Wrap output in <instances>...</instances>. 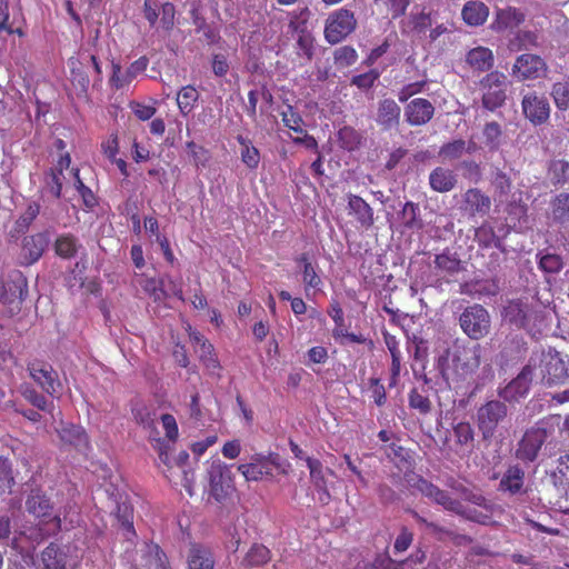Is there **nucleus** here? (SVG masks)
<instances>
[{"label":"nucleus","mask_w":569,"mask_h":569,"mask_svg":"<svg viewBox=\"0 0 569 569\" xmlns=\"http://www.w3.org/2000/svg\"><path fill=\"white\" fill-rule=\"evenodd\" d=\"M147 67L148 59L144 57L132 62L126 72L121 71V67L118 63H112L110 84L116 89L123 88L128 86L139 73L143 72Z\"/></svg>","instance_id":"nucleus-18"},{"label":"nucleus","mask_w":569,"mask_h":569,"mask_svg":"<svg viewBox=\"0 0 569 569\" xmlns=\"http://www.w3.org/2000/svg\"><path fill=\"white\" fill-rule=\"evenodd\" d=\"M550 432L545 421L527 430L518 443L516 457L523 461H533Z\"/></svg>","instance_id":"nucleus-7"},{"label":"nucleus","mask_w":569,"mask_h":569,"mask_svg":"<svg viewBox=\"0 0 569 569\" xmlns=\"http://www.w3.org/2000/svg\"><path fill=\"white\" fill-rule=\"evenodd\" d=\"M161 423L166 431L167 438L171 441H176L179 432H178V426H177V421H176L174 417L171 415H168V413L162 415Z\"/></svg>","instance_id":"nucleus-54"},{"label":"nucleus","mask_w":569,"mask_h":569,"mask_svg":"<svg viewBox=\"0 0 569 569\" xmlns=\"http://www.w3.org/2000/svg\"><path fill=\"white\" fill-rule=\"evenodd\" d=\"M133 112L140 120L144 121L153 117L156 109L150 106L138 103L134 106Z\"/></svg>","instance_id":"nucleus-64"},{"label":"nucleus","mask_w":569,"mask_h":569,"mask_svg":"<svg viewBox=\"0 0 569 569\" xmlns=\"http://www.w3.org/2000/svg\"><path fill=\"white\" fill-rule=\"evenodd\" d=\"M461 14L468 26L477 27L486 22L489 16V9L481 1H468L463 6Z\"/></svg>","instance_id":"nucleus-25"},{"label":"nucleus","mask_w":569,"mask_h":569,"mask_svg":"<svg viewBox=\"0 0 569 569\" xmlns=\"http://www.w3.org/2000/svg\"><path fill=\"white\" fill-rule=\"evenodd\" d=\"M357 27L353 13L347 9H339L329 14L325 27V38L336 44L348 37Z\"/></svg>","instance_id":"nucleus-6"},{"label":"nucleus","mask_w":569,"mask_h":569,"mask_svg":"<svg viewBox=\"0 0 569 569\" xmlns=\"http://www.w3.org/2000/svg\"><path fill=\"white\" fill-rule=\"evenodd\" d=\"M467 62L476 70H489L493 66L492 51L485 47L473 48L467 54Z\"/></svg>","instance_id":"nucleus-30"},{"label":"nucleus","mask_w":569,"mask_h":569,"mask_svg":"<svg viewBox=\"0 0 569 569\" xmlns=\"http://www.w3.org/2000/svg\"><path fill=\"white\" fill-rule=\"evenodd\" d=\"M290 16L289 28L296 32H303V24L309 18V10L303 8L299 11H292Z\"/></svg>","instance_id":"nucleus-53"},{"label":"nucleus","mask_w":569,"mask_h":569,"mask_svg":"<svg viewBox=\"0 0 569 569\" xmlns=\"http://www.w3.org/2000/svg\"><path fill=\"white\" fill-rule=\"evenodd\" d=\"M533 378L531 366L527 365L513 380L500 390L499 396L506 401H517L523 398L528 393Z\"/></svg>","instance_id":"nucleus-15"},{"label":"nucleus","mask_w":569,"mask_h":569,"mask_svg":"<svg viewBox=\"0 0 569 569\" xmlns=\"http://www.w3.org/2000/svg\"><path fill=\"white\" fill-rule=\"evenodd\" d=\"M507 407L498 400H491L478 409V426L483 438L491 437L498 425L506 418Z\"/></svg>","instance_id":"nucleus-11"},{"label":"nucleus","mask_w":569,"mask_h":569,"mask_svg":"<svg viewBox=\"0 0 569 569\" xmlns=\"http://www.w3.org/2000/svg\"><path fill=\"white\" fill-rule=\"evenodd\" d=\"M508 86L509 82L505 73L492 71L486 74L479 82L483 108L495 111L502 107L507 99Z\"/></svg>","instance_id":"nucleus-3"},{"label":"nucleus","mask_w":569,"mask_h":569,"mask_svg":"<svg viewBox=\"0 0 569 569\" xmlns=\"http://www.w3.org/2000/svg\"><path fill=\"white\" fill-rule=\"evenodd\" d=\"M70 163H71V159L68 153H66L64 156H61L58 161L57 170L52 171L47 179V187L49 188L50 192L56 198H59L61 196L62 179L64 178L62 171H63V169H68Z\"/></svg>","instance_id":"nucleus-31"},{"label":"nucleus","mask_w":569,"mask_h":569,"mask_svg":"<svg viewBox=\"0 0 569 569\" xmlns=\"http://www.w3.org/2000/svg\"><path fill=\"white\" fill-rule=\"evenodd\" d=\"M299 262L302 263V268H303V270H302V280H303V283H305L306 291H308V289H310V288H312V289L319 288L320 284H321V279L317 274L313 266L308 260L307 256L302 254L299 258Z\"/></svg>","instance_id":"nucleus-39"},{"label":"nucleus","mask_w":569,"mask_h":569,"mask_svg":"<svg viewBox=\"0 0 569 569\" xmlns=\"http://www.w3.org/2000/svg\"><path fill=\"white\" fill-rule=\"evenodd\" d=\"M348 210L349 214L355 216L361 226L370 227L373 223V211L362 198L353 194L349 196Z\"/></svg>","instance_id":"nucleus-24"},{"label":"nucleus","mask_w":569,"mask_h":569,"mask_svg":"<svg viewBox=\"0 0 569 569\" xmlns=\"http://www.w3.org/2000/svg\"><path fill=\"white\" fill-rule=\"evenodd\" d=\"M21 395L27 399L31 405L37 407L40 410H47L48 409V402L47 399L38 393L34 389H32L28 385H22L20 388Z\"/></svg>","instance_id":"nucleus-48"},{"label":"nucleus","mask_w":569,"mask_h":569,"mask_svg":"<svg viewBox=\"0 0 569 569\" xmlns=\"http://www.w3.org/2000/svg\"><path fill=\"white\" fill-rule=\"evenodd\" d=\"M551 97L556 107L559 110L569 109V83L568 82H556L551 89Z\"/></svg>","instance_id":"nucleus-41"},{"label":"nucleus","mask_w":569,"mask_h":569,"mask_svg":"<svg viewBox=\"0 0 569 569\" xmlns=\"http://www.w3.org/2000/svg\"><path fill=\"white\" fill-rule=\"evenodd\" d=\"M435 263L437 269L449 276L458 273L461 270L460 260L447 253L438 254Z\"/></svg>","instance_id":"nucleus-42"},{"label":"nucleus","mask_w":569,"mask_h":569,"mask_svg":"<svg viewBox=\"0 0 569 569\" xmlns=\"http://www.w3.org/2000/svg\"><path fill=\"white\" fill-rule=\"evenodd\" d=\"M269 560L270 551L262 545H253L244 558V562L249 566H260Z\"/></svg>","instance_id":"nucleus-43"},{"label":"nucleus","mask_w":569,"mask_h":569,"mask_svg":"<svg viewBox=\"0 0 569 569\" xmlns=\"http://www.w3.org/2000/svg\"><path fill=\"white\" fill-rule=\"evenodd\" d=\"M539 266L546 272L557 273L562 269L563 262L559 256L548 253L540 258Z\"/></svg>","instance_id":"nucleus-49"},{"label":"nucleus","mask_w":569,"mask_h":569,"mask_svg":"<svg viewBox=\"0 0 569 569\" xmlns=\"http://www.w3.org/2000/svg\"><path fill=\"white\" fill-rule=\"evenodd\" d=\"M465 209L471 214H486L490 210L491 201L478 189H469L465 196Z\"/></svg>","instance_id":"nucleus-29"},{"label":"nucleus","mask_w":569,"mask_h":569,"mask_svg":"<svg viewBox=\"0 0 569 569\" xmlns=\"http://www.w3.org/2000/svg\"><path fill=\"white\" fill-rule=\"evenodd\" d=\"M358 54L351 47L345 46L336 50L335 60L336 63L341 67L351 66L357 61Z\"/></svg>","instance_id":"nucleus-50"},{"label":"nucleus","mask_w":569,"mask_h":569,"mask_svg":"<svg viewBox=\"0 0 569 569\" xmlns=\"http://www.w3.org/2000/svg\"><path fill=\"white\" fill-rule=\"evenodd\" d=\"M453 435L458 445L470 447L473 441V430L468 422H459L453 428Z\"/></svg>","instance_id":"nucleus-46"},{"label":"nucleus","mask_w":569,"mask_h":569,"mask_svg":"<svg viewBox=\"0 0 569 569\" xmlns=\"http://www.w3.org/2000/svg\"><path fill=\"white\" fill-rule=\"evenodd\" d=\"M61 441L82 449L88 446L87 436L81 427L71 423H61L57 429Z\"/></svg>","instance_id":"nucleus-27"},{"label":"nucleus","mask_w":569,"mask_h":569,"mask_svg":"<svg viewBox=\"0 0 569 569\" xmlns=\"http://www.w3.org/2000/svg\"><path fill=\"white\" fill-rule=\"evenodd\" d=\"M212 70L218 77H223L229 70L227 58L223 54H214L212 59Z\"/></svg>","instance_id":"nucleus-61"},{"label":"nucleus","mask_w":569,"mask_h":569,"mask_svg":"<svg viewBox=\"0 0 569 569\" xmlns=\"http://www.w3.org/2000/svg\"><path fill=\"white\" fill-rule=\"evenodd\" d=\"M26 506L30 513L37 518L43 519V522L48 523L52 531L59 530L63 523L67 527V525L73 526L78 522V512L76 510L64 513L63 518H61L59 513L53 515L49 499L39 490L31 492L27 499Z\"/></svg>","instance_id":"nucleus-2"},{"label":"nucleus","mask_w":569,"mask_h":569,"mask_svg":"<svg viewBox=\"0 0 569 569\" xmlns=\"http://www.w3.org/2000/svg\"><path fill=\"white\" fill-rule=\"evenodd\" d=\"M308 357L315 363H322L328 358V352L326 348L318 346L308 351Z\"/></svg>","instance_id":"nucleus-63"},{"label":"nucleus","mask_w":569,"mask_h":569,"mask_svg":"<svg viewBox=\"0 0 569 569\" xmlns=\"http://www.w3.org/2000/svg\"><path fill=\"white\" fill-rule=\"evenodd\" d=\"M456 183L457 176L450 169L438 167L429 174V184L437 192H449L456 187Z\"/></svg>","instance_id":"nucleus-20"},{"label":"nucleus","mask_w":569,"mask_h":569,"mask_svg":"<svg viewBox=\"0 0 569 569\" xmlns=\"http://www.w3.org/2000/svg\"><path fill=\"white\" fill-rule=\"evenodd\" d=\"M189 337L192 342L194 352L198 353L200 360L210 369L219 367L218 360L213 353V347L204 339V337L189 327Z\"/></svg>","instance_id":"nucleus-19"},{"label":"nucleus","mask_w":569,"mask_h":569,"mask_svg":"<svg viewBox=\"0 0 569 569\" xmlns=\"http://www.w3.org/2000/svg\"><path fill=\"white\" fill-rule=\"evenodd\" d=\"M199 98V93L192 86L183 87L177 96V104L182 114L190 113Z\"/></svg>","instance_id":"nucleus-36"},{"label":"nucleus","mask_w":569,"mask_h":569,"mask_svg":"<svg viewBox=\"0 0 569 569\" xmlns=\"http://www.w3.org/2000/svg\"><path fill=\"white\" fill-rule=\"evenodd\" d=\"M241 146L240 154L242 162L250 169H256L260 162V154L258 149L251 143V141L242 136L237 138Z\"/></svg>","instance_id":"nucleus-34"},{"label":"nucleus","mask_w":569,"mask_h":569,"mask_svg":"<svg viewBox=\"0 0 569 569\" xmlns=\"http://www.w3.org/2000/svg\"><path fill=\"white\" fill-rule=\"evenodd\" d=\"M555 219L563 220L569 217V193H560L552 203Z\"/></svg>","instance_id":"nucleus-47"},{"label":"nucleus","mask_w":569,"mask_h":569,"mask_svg":"<svg viewBox=\"0 0 569 569\" xmlns=\"http://www.w3.org/2000/svg\"><path fill=\"white\" fill-rule=\"evenodd\" d=\"M517 39L521 49H529L538 46V36L533 31L521 30L518 32Z\"/></svg>","instance_id":"nucleus-57"},{"label":"nucleus","mask_w":569,"mask_h":569,"mask_svg":"<svg viewBox=\"0 0 569 569\" xmlns=\"http://www.w3.org/2000/svg\"><path fill=\"white\" fill-rule=\"evenodd\" d=\"M426 86V81H417L412 83H408L398 93V99L400 102L407 101L410 97L421 92Z\"/></svg>","instance_id":"nucleus-55"},{"label":"nucleus","mask_w":569,"mask_h":569,"mask_svg":"<svg viewBox=\"0 0 569 569\" xmlns=\"http://www.w3.org/2000/svg\"><path fill=\"white\" fill-rule=\"evenodd\" d=\"M282 121L286 127L298 133H303V120L301 116L293 110L291 106H287L281 112Z\"/></svg>","instance_id":"nucleus-45"},{"label":"nucleus","mask_w":569,"mask_h":569,"mask_svg":"<svg viewBox=\"0 0 569 569\" xmlns=\"http://www.w3.org/2000/svg\"><path fill=\"white\" fill-rule=\"evenodd\" d=\"M241 446L238 440L228 441L222 447V455L228 459H234L239 456Z\"/></svg>","instance_id":"nucleus-62"},{"label":"nucleus","mask_w":569,"mask_h":569,"mask_svg":"<svg viewBox=\"0 0 569 569\" xmlns=\"http://www.w3.org/2000/svg\"><path fill=\"white\" fill-rule=\"evenodd\" d=\"M409 405L411 408L417 409L421 413H427L431 409L430 400L423 395L419 393L416 389L411 390L409 395Z\"/></svg>","instance_id":"nucleus-51"},{"label":"nucleus","mask_w":569,"mask_h":569,"mask_svg":"<svg viewBox=\"0 0 569 569\" xmlns=\"http://www.w3.org/2000/svg\"><path fill=\"white\" fill-rule=\"evenodd\" d=\"M218 440L216 435H210L206 439L192 443L191 450L197 457L202 456L207 449L213 446Z\"/></svg>","instance_id":"nucleus-58"},{"label":"nucleus","mask_w":569,"mask_h":569,"mask_svg":"<svg viewBox=\"0 0 569 569\" xmlns=\"http://www.w3.org/2000/svg\"><path fill=\"white\" fill-rule=\"evenodd\" d=\"M39 214V206L37 203H30L26 211L22 213V216L18 220L19 227H28L31 221Z\"/></svg>","instance_id":"nucleus-59"},{"label":"nucleus","mask_w":569,"mask_h":569,"mask_svg":"<svg viewBox=\"0 0 569 569\" xmlns=\"http://www.w3.org/2000/svg\"><path fill=\"white\" fill-rule=\"evenodd\" d=\"M29 372L34 382L48 395L57 396L61 391V382L58 379V373L51 366L33 362L29 367Z\"/></svg>","instance_id":"nucleus-14"},{"label":"nucleus","mask_w":569,"mask_h":569,"mask_svg":"<svg viewBox=\"0 0 569 569\" xmlns=\"http://www.w3.org/2000/svg\"><path fill=\"white\" fill-rule=\"evenodd\" d=\"M377 78H378V73H375L371 71V72H367V73L353 77L352 83L355 86H357L358 88L368 89V88L372 87V84L375 83Z\"/></svg>","instance_id":"nucleus-60"},{"label":"nucleus","mask_w":569,"mask_h":569,"mask_svg":"<svg viewBox=\"0 0 569 569\" xmlns=\"http://www.w3.org/2000/svg\"><path fill=\"white\" fill-rule=\"evenodd\" d=\"M400 107L392 99H385L379 102L377 122L386 129L392 128L399 123Z\"/></svg>","instance_id":"nucleus-23"},{"label":"nucleus","mask_w":569,"mask_h":569,"mask_svg":"<svg viewBox=\"0 0 569 569\" xmlns=\"http://www.w3.org/2000/svg\"><path fill=\"white\" fill-rule=\"evenodd\" d=\"M433 114V104L423 98L412 99L405 107V117L410 126H423L432 119Z\"/></svg>","instance_id":"nucleus-16"},{"label":"nucleus","mask_w":569,"mask_h":569,"mask_svg":"<svg viewBox=\"0 0 569 569\" xmlns=\"http://www.w3.org/2000/svg\"><path fill=\"white\" fill-rule=\"evenodd\" d=\"M307 466L310 470V478L316 488L323 490V492L328 496L326 490V479L322 471V465L319 460L307 458Z\"/></svg>","instance_id":"nucleus-44"},{"label":"nucleus","mask_w":569,"mask_h":569,"mask_svg":"<svg viewBox=\"0 0 569 569\" xmlns=\"http://www.w3.org/2000/svg\"><path fill=\"white\" fill-rule=\"evenodd\" d=\"M42 568L41 569H67L66 555L57 547L49 546L42 551Z\"/></svg>","instance_id":"nucleus-33"},{"label":"nucleus","mask_w":569,"mask_h":569,"mask_svg":"<svg viewBox=\"0 0 569 569\" xmlns=\"http://www.w3.org/2000/svg\"><path fill=\"white\" fill-rule=\"evenodd\" d=\"M529 309L519 301H512L505 308V317L518 327L528 325Z\"/></svg>","instance_id":"nucleus-32"},{"label":"nucleus","mask_w":569,"mask_h":569,"mask_svg":"<svg viewBox=\"0 0 569 569\" xmlns=\"http://www.w3.org/2000/svg\"><path fill=\"white\" fill-rule=\"evenodd\" d=\"M13 483L14 479L11 475L10 466L7 460L0 459V495L10 490Z\"/></svg>","instance_id":"nucleus-52"},{"label":"nucleus","mask_w":569,"mask_h":569,"mask_svg":"<svg viewBox=\"0 0 569 569\" xmlns=\"http://www.w3.org/2000/svg\"><path fill=\"white\" fill-rule=\"evenodd\" d=\"M270 466H274L282 472L287 471L289 463L283 461L279 455L270 453L268 457H257L250 463H243L238 467V470L248 481H258L263 476L271 475Z\"/></svg>","instance_id":"nucleus-8"},{"label":"nucleus","mask_w":569,"mask_h":569,"mask_svg":"<svg viewBox=\"0 0 569 569\" xmlns=\"http://www.w3.org/2000/svg\"><path fill=\"white\" fill-rule=\"evenodd\" d=\"M536 379L546 380L547 383H557L563 378V362L551 353H535L528 362Z\"/></svg>","instance_id":"nucleus-5"},{"label":"nucleus","mask_w":569,"mask_h":569,"mask_svg":"<svg viewBox=\"0 0 569 569\" xmlns=\"http://www.w3.org/2000/svg\"><path fill=\"white\" fill-rule=\"evenodd\" d=\"M139 283L144 290V292L156 302L163 301L168 296L162 279L146 278L141 279Z\"/></svg>","instance_id":"nucleus-35"},{"label":"nucleus","mask_w":569,"mask_h":569,"mask_svg":"<svg viewBox=\"0 0 569 569\" xmlns=\"http://www.w3.org/2000/svg\"><path fill=\"white\" fill-rule=\"evenodd\" d=\"M555 485L569 495V455L561 456L558 459L557 470L553 473Z\"/></svg>","instance_id":"nucleus-37"},{"label":"nucleus","mask_w":569,"mask_h":569,"mask_svg":"<svg viewBox=\"0 0 569 569\" xmlns=\"http://www.w3.org/2000/svg\"><path fill=\"white\" fill-rule=\"evenodd\" d=\"M214 559L209 549L193 545L188 555V569H213Z\"/></svg>","instance_id":"nucleus-28"},{"label":"nucleus","mask_w":569,"mask_h":569,"mask_svg":"<svg viewBox=\"0 0 569 569\" xmlns=\"http://www.w3.org/2000/svg\"><path fill=\"white\" fill-rule=\"evenodd\" d=\"M481 357L480 345L456 346L453 353L456 371L463 378L473 375L481 363Z\"/></svg>","instance_id":"nucleus-13"},{"label":"nucleus","mask_w":569,"mask_h":569,"mask_svg":"<svg viewBox=\"0 0 569 569\" xmlns=\"http://www.w3.org/2000/svg\"><path fill=\"white\" fill-rule=\"evenodd\" d=\"M161 27L166 30H170L174 23V7L167 2L161 6Z\"/></svg>","instance_id":"nucleus-56"},{"label":"nucleus","mask_w":569,"mask_h":569,"mask_svg":"<svg viewBox=\"0 0 569 569\" xmlns=\"http://www.w3.org/2000/svg\"><path fill=\"white\" fill-rule=\"evenodd\" d=\"M210 493L217 501L224 500L233 491L232 473L221 461H212L208 469Z\"/></svg>","instance_id":"nucleus-9"},{"label":"nucleus","mask_w":569,"mask_h":569,"mask_svg":"<svg viewBox=\"0 0 569 569\" xmlns=\"http://www.w3.org/2000/svg\"><path fill=\"white\" fill-rule=\"evenodd\" d=\"M476 149L477 144L473 141L458 139L443 144L439 150V157L443 161H453L465 153H472Z\"/></svg>","instance_id":"nucleus-22"},{"label":"nucleus","mask_w":569,"mask_h":569,"mask_svg":"<svg viewBox=\"0 0 569 569\" xmlns=\"http://www.w3.org/2000/svg\"><path fill=\"white\" fill-rule=\"evenodd\" d=\"M78 241L73 236L63 234L57 238L54 243L56 253L62 258H71L78 250Z\"/></svg>","instance_id":"nucleus-38"},{"label":"nucleus","mask_w":569,"mask_h":569,"mask_svg":"<svg viewBox=\"0 0 569 569\" xmlns=\"http://www.w3.org/2000/svg\"><path fill=\"white\" fill-rule=\"evenodd\" d=\"M525 485V471L519 466H510L503 473L499 489L510 495L521 493Z\"/></svg>","instance_id":"nucleus-21"},{"label":"nucleus","mask_w":569,"mask_h":569,"mask_svg":"<svg viewBox=\"0 0 569 569\" xmlns=\"http://www.w3.org/2000/svg\"><path fill=\"white\" fill-rule=\"evenodd\" d=\"M462 331L471 339H481L489 333L490 316L480 305H473L465 309L459 318Z\"/></svg>","instance_id":"nucleus-4"},{"label":"nucleus","mask_w":569,"mask_h":569,"mask_svg":"<svg viewBox=\"0 0 569 569\" xmlns=\"http://www.w3.org/2000/svg\"><path fill=\"white\" fill-rule=\"evenodd\" d=\"M547 63L541 57L523 53L516 59L511 73L518 81H525L539 79L547 73Z\"/></svg>","instance_id":"nucleus-10"},{"label":"nucleus","mask_w":569,"mask_h":569,"mask_svg":"<svg viewBox=\"0 0 569 569\" xmlns=\"http://www.w3.org/2000/svg\"><path fill=\"white\" fill-rule=\"evenodd\" d=\"M485 143L490 150H497L501 143L502 131L498 122L491 121L483 128Z\"/></svg>","instance_id":"nucleus-40"},{"label":"nucleus","mask_w":569,"mask_h":569,"mask_svg":"<svg viewBox=\"0 0 569 569\" xmlns=\"http://www.w3.org/2000/svg\"><path fill=\"white\" fill-rule=\"evenodd\" d=\"M523 20L525 16L516 8L501 9L497 11L491 27L496 31H502L518 27Z\"/></svg>","instance_id":"nucleus-26"},{"label":"nucleus","mask_w":569,"mask_h":569,"mask_svg":"<svg viewBox=\"0 0 569 569\" xmlns=\"http://www.w3.org/2000/svg\"><path fill=\"white\" fill-rule=\"evenodd\" d=\"M521 109L525 118L533 126H540L550 117V104L548 99L537 92H527L521 100Z\"/></svg>","instance_id":"nucleus-12"},{"label":"nucleus","mask_w":569,"mask_h":569,"mask_svg":"<svg viewBox=\"0 0 569 569\" xmlns=\"http://www.w3.org/2000/svg\"><path fill=\"white\" fill-rule=\"evenodd\" d=\"M50 242L48 232H40L23 239L21 259L24 264H32L39 260Z\"/></svg>","instance_id":"nucleus-17"},{"label":"nucleus","mask_w":569,"mask_h":569,"mask_svg":"<svg viewBox=\"0 0 569 569\" xmlns=\"http://www.w3.org/2000/svg\"><path fill=\"white\" fill-rule=\"evenodd\" d=\"M415 488L421 495L442 506L450 512L465 516L466 518L482 525L488 523L490 520V517L487 513H482L476 509H467L462 506L461 500L472 502L476 506H482L485 503V498L481 495L469 491L461 483H455L451 486L456 498L450 497L446 491L439 489L437 486L425 479H418L415 483Z\"/></svg>","instance_id":"nucleus-1"}]
</instances>
